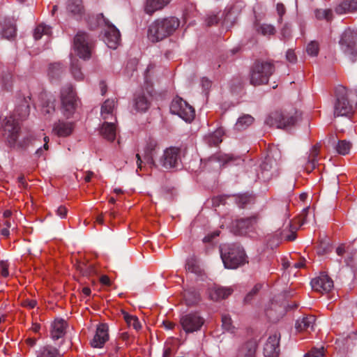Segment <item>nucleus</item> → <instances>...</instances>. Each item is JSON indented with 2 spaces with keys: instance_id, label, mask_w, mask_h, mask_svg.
<instances>
[{
  "instance_id": "nucleus-1",
  "label": "nucleus",
  "mask_w": 357,
  "mask_h": 357,
  "mask_svg": "<svg viewBox=\"0 0 357 357\" xmlns=\"http://www.w3.org/2000/svg\"><path fill=\"white\" fill-rule=\"evenodd\" d=\"M29 115V106L24 100L17 106L13 115L5 119L3 123V135L8 144L13 148H22L26 143L24 139L19 140L21 136L20 121H23Z\"/></svg>"
},
{
  "instance_id": "nucleus-2",
  "label": "nucleus",
  "mask_w": 357,
  "mask_h": 357,
  "mask_svg": "<svg viewBox=\"0 0 357 357\" xmlns=\"http://www.w3.org/2000/svg\"><path fill=\"white\" fill-rule=\"evenodd\" d=\"M180 20L174 16L160 17L149 25L147 36L152 43L161 41L172 36L180 26Z\"/></svg>"
},
{
  "instance_id": "nucleus-3",
  "label": "nucleus",
  "mask_w": 357,
  "mask_h": 357,
  "mask_svg": "<svg viewBox=\"0 0 357 357\" xmlns=\"http://www.w3.org/2000/svg\"><path fill=\"white\" fill-rule=\"evenodd\" d=\"M220 256L227 268H236L247 262L244 250L235 244H225L220 246Z\"/></svg>"
},
{
  "instance_id": "nucleus-4",
  "label": "nucleus",
  "mask_w": 357,
  "mask_h": 357,
  "mask_svg": "<svg viewBox=\"0 0 357 357\" xmlns=\"http://www.w3.org/2000/svg\"><path fill=\"white\" fill-rule=\"evenodd\" d=\"M274 71L275 66L272 62L257 61L250 69V82L254 86L267 84Z\"/></svg>"
},
{
  "instance_id": "nucleus-5",
  "label": "nucleus",
  "mask_w": 357,
  "mask_h": 357,
  "mask_svg": "<svg viewBox=\"0 0 357 357\" xmlns=\"http://www.w3.org/2000/svg\"><path fill=\"white\" fill-rule=\"evenodd\" d=\"M335 116H348L354 112V107L349 100V91L345 86H337L335 89Z\"/></svg>"
},
{
  "instance_id": "nucleus-6",
  "label": "nucleus",
  "mask_w": 357,
  "mask_h": 357,
  "mask_svg": "<svg viewBox=\"0 0 357 357\" xmlns=\"http://www.w3.org/2000/svg\"><path fill=\"white\" fill-rule=\"evenodd\" d=\"M298 119V113L296 109L289 112H275L270 114L266 119V123L271 127L286 129L296 124Z\"/></svg>"
},
{
  "instance_id": "nucleus-7",
  "label": "nucleus",
  "mask_w": 357,
  "mask_h": 357,
  "mask_svg": "<svg viewBox=\"0 0 357 357\" xmlns=\"http://www.w3.org/2000/svg\"><path fill=\"white\" fill-rule=\"evenodd\" d=\"M340 45L345 56L351 63H357V33L350 29L345 30Z\"/></svg>"
},
{
  "instance_id": "nucleus-8",
  "label": "nucleus",
  "mask_w": 357,
  "mask_h": 357,
  "mask_svg": "<svg viewBox=\"0 0 357 357\" xmlns=\"http://www.w3.org/2000/svg\"><path fill=\"white\" fill-rule=\"evenodd\" d=\"M105 26L104 41L111 49H116L121 40V34L119 29L105 18L103 14L97 15V26Z\"/></svg>"
},
{
  "instance_id": "nucleus-9",
  "label": "nucleus",
  "mask_w": 357,
  "mask_h": 357,
  "mask_svg": "<svg viewBox=\"0 0 357 357\" xmlns=\"http://www.w3.org/2000/svg\"><path fill=\"white\" fill-rule=\"evenodd\" d=\"M172 114L178 115L186 122H191L195 116L194 108L181 98L173 99L170 105Z\"/></svg>"
},
{
  "instance_id": "nucleus-10",
  "label": "nucleus",
  "mask_w": 357,
  "mask_h": 357,
  "mask_svg": "<svg viewBox=\"0 0 357 357\" xmlns=\"http://www.w3.org/2000/svg\"><path fill=\"white\" fill-rule=\"evenodd\" d=\"M61 102L63 114L69 118L74 113L76 106V95L71 85L61 89Z\"/></svg>"
},
{
  "instance_id": "nucleus-11",
  "label": "nucleus",
  "mask_w": 357,
  "mask_h": 357,
  "mask_svg": "<svg viewBox=\"0 0 357 357\" xmlns=\"http://www.w3.org/2000/svg\"><path fill=\"white\" fill-rule=\"evenodd\" d=\"M92 45V41L86 33L79 31L75 36L74 50L80 58L88 59L91 57Z\"/></svg>"
},
{
  "instance_id": "nucleus-12",
  "label": "nucleus",
  "mask_w": 357,
  "mask_h": 357,
  "mask_svg": "<svg viewBox=\"0 0 357 357\" xmlns=\"http://www.w3.org/2000/svg\"><path fill=\"white\" fill-rule=\"evenodd\" d=\"M204 323V318L196 312L183 314L180 318V324L186 333L200 330Z\"/></svg>"
},
{
  "instance_id": "nucleus-13",
  "label": "nucleus",
  "mask_w": 357,
  "mask_h": 357,
  "mask_svg": "<svg viewBox=\"0 0 357 357\" xmlns=\"http://www.w3.org/2000/svg\"><path fill=\"white\" fill-rule=\"evenodd\" d=\"M259 218L258 215H254L249 218L237 220L233 222L232 229L237 234H245L255 229Z\"/></svg>"
},
{
  "instance_id": "nucleus-14",
  "label": "nucleus",
  "mask_w": 357,
  "mask_h": 357,
  "mask_svg": "<svg viewBox=\"0 0 357 357\" xmlns=\"http://www.w3.org/2000/svg\"><path fill=\"white\" fill-rule=\"evenodd\" d=\"M311 286L315 291L327 293L333 288V281L327 274L323 273L312 280Z\"/></svg>"
},
{
  "instance_id": "nucleus-15",
  "label": "nucleus",
  "mask_w": 357,
  "mask_h": 357,
  "mask_svg": "<svg viewBox=\"0 0 357 357\" xmlns=\"http://www.w3.org/2000/svg\"><path fill=\"white\" fill-rule=\"evenodd\" d=\"M180 160V149L176 147L167 149L161 158V165L166 169H171L176 167Z\"/></svg>"
},
{
  "instance_id": "nucleus-16",
  "label": "nucleus",
  "mask_w": 357,
  "mask_h": 357,
  "mask_svg": "<svg viewBox=\"0 0 357 357\" xmlns=\"http://www.w3.org/2000/svg\"><path fill=\"white\" fill-rule=\"evenodd\" d=\"M280 335L276 333L268 337L264 347L265 357L278 356L280 353Z\"/></svg>"
},
{
  "instance_id": "nucleus-17",
  "label": "nucleus",
  "mask_w": 357,
  "mask_h": 357,
  "mask_svg": "<svg viewBox=\"0 0 357 357\" xmlns=\"http://www.w3.org/2000/svg\"><path fill=\"white\" fill-rule=\"evenodd\" d=\"M74 129L73 121L59 120L53 125L52 133L59 137H66L73 133Z\"/></svg>"
},
{
  "instance_id": "nucleus-18",
  "label": "nucleus",
  "mask_w": 357,
  "mask_h": 357,
  "mask_svg": "<svg viewBox=\"0 0 357 357\" xmlns=\"http://www.w3.org/2000/svg\"><path fill=\"white\" fill-rule=\"evenodd\" d=\"M108 339V326L105 324H101L98 326L91 344L95 348H102Z\"/></svg>"
},
{
  "instance_id": "nucleus-19",
  "label": "nucleus",
  "mask_w": 357,
  "mask_h": 357,
  "mask_svg": "<svg viewBox=\"0 0 357 357\" xmlns=\"http://www.w3.org/2000/svg\"><path fill=\"white\" fill-rule=\"evenodd\" d=\"M316 318L314 315L303 316L298 319L296 323V329L298 332L306 331L310 333L314 330Z\"/></svg>"
},
{
  "instance_id": "nucleus-20",
  "label": "nucleus",
  "mask_w": 357,
  "mask_h": 357,
  "mask_svg": "<svg viewBox=\"0 0 357 357\" xmlns=\"http://www.w3.org/2000/svg\"><path fill=\"white\" fill-rule=\"evenodd\" d=\"M117 106V100L116 99L106 100L101 107V117L104 120H108L115 117L114 110Z\"/></svg>"
},
{
  "instance_id": "nucleus-21",
  "label": "nucleus",
  "mask_w": 357,
  "mask_h": 357,
  "mask_svg": "<svg viewBox=\"0 0 357 357\" xmlns=\"http://www.w3.org/2000/svg\"><path fill=\"white\" fill-rule=\"evenodd\" d=\"M67 327L66 322L61 319H55L52 324L51 337L53 340H56L61 338L66 333Z\"/></svg>"
},
{
  "instance_id": "nucleus-22",
  "label": "nucleus",
  "mask_w": 357,
  "mask_h": 357,
  "mask_svg": "<svg viewBox=\"0 0 357 357\" xmlns=\"http://www.w3.org/2000/svg\"><path fill=\"white\" fill-rule=\"evenodd\" d=\"M169 2L170 0H146L144 11L146 13L151 15L155 12L163 9Z\"/></svg>"
},
{
  "instance_id": "nucleus-23",
  "label": "nucleus",
  "mask_w": 357,
  "mask_h": 357,
  "mask_svg": "<svg viewBox=\"0 0 357 357\" xmlns=\"http://www.w3.org/2000/svg\"><path fill=\"white\" fill-rule=\"evenodd\" d=\"M232 291L231 288L214 287L209 290V296L211 300L218 301L228 297Z\"/></svg>"
},
{
  "instance_id": "nucleus-24",
  "label": "nucleus",
  "mask_w": 357,
  "mask_h": 357,
  "mask_svg": "<svg viewBox=\"0 0 357 357\" xmlns=\"http://www.w3.org/2000/svg\"><path fill=\"white\" fill-rule=\"evenodd\" d=\"M100 133L107 140L110 142L114 141L116 135V129L114 123L105 122L102 123Z\"/></svg>"
},
{
  "instance_id": "nucleus-25",
  "label": "nucleus",
  "mask_w": 357,
  "mask_h": 357,
  "mask_svg": "<svg viewBox=\"0 0 357 357\" xmlns=\"http://www.w3.org/2000/svg\"><path fill=\"white\" fill-rule=\"evenodd\" d=\"M355 11H357V0L343 1L335 8V12L340 15Z\"/></svg>"
},
{
  "instance_id": "nucleus-26",
  "label": "nucleus",
  "mask_w": 357,
  "mask_h": 357,
  "mask_svg": "<svg viewBox=\"0 0 357 357\" xmlns=\"http://www.w3.org/2000/svg\"><path fill=\"white\" fill-rule=\"evenodd\" d=\"M319 153V147L314 146L310 150V154L305 164V169L307 172H312L316 167L318 162V155Z\"/></svg>"
},
{
  "instance_id": "nucleus-27",
  "label": "nucleus",
  "mask_w": 357,
  "mask_h": 357,
  "mask_svg": "<svg viewBox=\"0 0 357 357\" xmlns=\"http://www.w3.org/2000/svg\"><path fill=\"white\" fill-rule=\"evenodd\" d=\"M257 344L255 340L247 342L240 349V357H256Z\"/></svg>"
},
{
  "instance_id": "nucleus-28",
  "label": "nucleus",
  "mask_w": 357,
  "mask_h": 357,
  "mask_svg": "<svg viewBox=\"0 0 357 357\" xmlns=\"http://www.w3.org/2000/svg\"><path fill=\"white\" fill-rule=\"evenodd\" d=\"M63 72V67L61 63H52L49 67L48 76L51 82H56L61 77Z\"/></svg>"
},
{
  "instance_id": "nucleus-29",
  "label": "nucleus",
  "mask_w": 357,
  "mask_h": 357,
  "mask_svg": "<svg viewBox=\"0 0 357 357\" xmlns=\"http://www.w3.org/2000/svg\"><path fill=\"white\" fill-rule=\"evenodd\" d=\"M37 357H63L59 351L52 345L44 346L37 351Z\"/></svg>"
},
{
  "instance_id": "nucleus-30",
  "label": "nucleus",
  "mask_w": 357,
  "mask_h": 357,
  "mask_svg": "<svg viewBox=\"0 0 357 357\" xmlns=\"http://www.w3.org/2000/svg\"><path fill=\"white\" fill-rule=\"evenodd\" d=\"M273 161L271 159H266L262 164L260 165V169H261V176L259 175V177L261 178L264 181L269 180L272 176L273 172L271 169H276L275 167L273 166Z\"/></svg>"
},
{
  "instance_id": "nucleus-31",
  "label": "nucleus",
  "mask_w": 357,
  "mask_h": 357,
  "mask_svg": "<svg viewBox=\"0 0 357 357\" xmlns=\"http://www.w3.org/2000/svg\"><path fill=\"white\" fill-rule=\"evenodd\" d=\"M66 8L68 12L77 16H81L84 13L82 0H68Z\"/></svg>"
},
{
  "instance_id": "nucleus-32",
  "label": "nucleus",
  "mask_w": 357,
  "mask_h": 357,
  "mask_svg": "<svg viewBox=\"0 0 357 357\" xmlns=\"http://www.w3.org/2000/svg\"><path fill=\"white\" fill-rule=\"evenodd\" d=\"M150 102L144 94L136 95L134 99V106L139 112H146L149 107Z\"/></svg>"
},
{
  "instance_id": "nucleus-33",
  "label": "nucleus",
  "mask_w": 357,
  "mask_h": 357,
  "mask_svg": "<svg viewBox=\"0 0 357 357\" xmlns=\"http://www.w3.org/2000/svg\"><path fill=\"white\" fill-rule=\"evenodd\" d=\"M185 270L197 275L202 273L199 262L195 257H190L186 260Z\"/></svg>"
},
{
  "instance_id": "nucleus-34",
  "label": "nucleus",
  "mask_w": 357,
  "mask_h": 357,
  "mask_svg": "<svg viewBox=\"0 0 357 357\" xmlns=\"http://www.w3.org/2000/svg\"><path fill=\"white\" fill-rule=\"evenodd\" d=\"M224 132L222 128L217 129L213 133L209 135L206 141L209 146H216L222 142V137L223 136Z\"/></svg>"
},
{
  "instance_id": "nucleus-35",
  "label": "nucleus",
  "mask_w": 357,
  "mask_h": 357,
  "mask_svg": "<svg viewBox=\"0 0 357 357\" xmlns=\"http://www.w3.org/2000/svg\"><path fill=\"white\" fill-rule=\"evenodd\" d=\"M52 33L51 27L44 24H38L33 31L35 40H39L43 36H50Z\"/></svg>"
},
{
  "instance_id": "nucleus-36",
  "label": "nucleus",
  "mask_w": 357,
  "mask_h": 357,
  "mask_svg": "<svg viewBox=\"0 0 357 357\" xmlns=\"http://www.w3.org/2000/svg\"><path fill=\"white\" fill-rule=\"evenodd\" d=\"M254 121V118L250 115H244L240 118H238L236 125L235 128L237 130H242L246 129L249 126H250Z\"/></svg>"
},
{
  "instance_id": "nucleus-37",
  "label": "nucleus",
  "mask_w": 357,
  "mask_h": 357,
  "mask_svg": "<svg viewBox=\"0 0 357 357\" xmlns=\"http://www.w3.org/2000/svg\"><path fill=\"white\" fill-rule=\"evenodd\" d=\"M1 29L2 36L7 39H10L15 36L16 28L15 25L13 23L5 22L4 24L1 25Z\"/></svg>"
},
{
  "instance_id": "nucleus-38",
  "label": "nucleus",
  "mask_w": 357,
  "mask_h": 357,
  "mask_svg": "<svg viewBox=\"0 0 357 357\" xmlns=\"http://www.w3.org/2000/svg\"><path fill=\"white\" fill-rule=\"evenodd\" d=\"M352 144L347 140H339L337 145L335 146L336 151L340 155H347L349 153Z\"/></svg>"
},
{
  "instance_id": "nucleus-39",
  "label": "nucleus",
  "mask_w": 357,
  "mask_h": 357,
  "mask_svg": "<svg viewBox=\"0 0 357 357\" xmlns=\"http://www.w3.org/2000/svg\"><path fill=\"white\" fill-rule=\"evenodd\" d=\"M183 296L188 305H195L199 301V294L192 289L185 291Z\"/></svg>"
},
{
  "instance_id": "nucleus-40",
  "label": "nucleus",
  "mask_w": 357,
  "mask_h": 357,
  "mask_svg": "<svg viewBox=\"0 0 357 357\" xmlns=\"http://www.w3.org/2000/svg\"><path fill=\"white\" fill-rule=\"evenodd\" d=\"M257 31L264 36H270L275 33V27L268 24H261L257 26Z\"/></svg>"
},
{
  "instance_id": "nucleus-41",
  "label": "nucleus",
  "mask_w": 357,
  "mask_h": 357,
  "mask_svg": "<svg viewBox=\"0 0 357 357\" xmlns=\"http://www.w3.org/2000/svg\"><path fill=\"white\" fill-rule=\"evenodd\" d=\"M71 73L74 78L77 80L80 81L84 79V75L81 71L78 60L73 59V58H71Z\"/></svg>"
},
{
  "instance_id": "nucleus-42",
  "label": "nucleus",
  "mask_w": 357,
  "mask_h": 357,
  "mask_svg": "<svg viewBox=\"0 0 357 357\" xmlns=\"http://www.w3.org/2000/svg\"><path fill=\"white\" fill-rule=\"evenodd\" d=\"M124 319L129 327H132L136 331L141 328V324L137 317L124 313Z\"/></svg>"
},
{
  "instance_id": "nucleus-43",
  "label": "nucleus",
  "mask_w": 357,
  "mask_h": 357,
  "mask_svg": "<svg viewBox=\"0 0 357 357\" xmlns=\"http://www.w3.org/2000/svg\"><path fill=\"white\" fill-rule=\"evenodd\" d=\"M316 17L317 19L322 20L325 19L327 21H331L333 17V13L331 10H317L315 13Z\"/></svg>"
},
{
  "instance_id": "nucleus-44",
  "label": "nucleus",
  "mask_w": 357,
  "mask_h": 357,
  "mask_svg": "<svg viewBox=\"0 0 357 357\" xmlns=\"http://www.w3.org/2000/svg\"><path fill=\"white\" fill-rule=\"evenodd\" d=\"M307 54L312 56H317L319 51V43L316 41H311L306 47Z\"/></svg>"
},
{
  "instance_id": "nucleus-45",
  "label": "nucleus",
  "mask_w": 357,
  "mask_h": 357,
  "mask_svg": "<svg viewBox=\"0 0 357 357\" xmlns=\"http://www.w3.org/2000/svg\"><path fill=\"white\" fill-rule=\"evenodd\" d=\"M304 357H325L324 348L323 347L320 348H312Z\"/></svg>"
},
{
  "instance_id": "nucleus-46",
  "label": "nucleus",
  "mask_w": 357,
  "mask_h": 357,
  "mask_svg": "<svg viewBox=\"0 0 357 357\" xmlns=\"http://www.w3.org/2000/svg\"><path fill=\"white\" fill-rule=\"evenodd\" d=\"M9 263L8 261H0V273L2 277L7 278L9 276Z\"/></svg>"
},
{
  "instance_id": "nucleus-47",
  "label": "nucleus",
  "mask_w": 357,
  "mask_h": 357,
  "mask_svg": "<svg viewBox=\"0 0 357 357\" xmlns=\"http://www.w3.org/2000/svg\"><path fill=\"white\" fill-rule=\"evenodd\" d=\"M157 143L155 140L151 139L147 142L144 148L145 154L149 156L151 155L152 152L155 150Z\"/></svg>"
},
{
  "instance_id": "nucleus-48",
  "label": "nucleus",
  "mask_w": 357,
  "mask_h": 357,
  "mask_svg": "<svg viewBox=\"0 0 357 357\" xmlns=\"http://www.w3.org/2000/svg\"><path fill=\"white\" fill-rule=\"evenodd\" d=\"M222 327L227 331L231 329V319L230 316L224 314L222 316Z\"/></svg>"
},
{
  "instance_id": "nucleus-49",
  "label": "nucleus",
  "mask_w": 357,
  "mask_h": 357,
  "mask_svg": "<svg viewBox=\"0 0 357 357\" xmlns=\"http://www.w3.org/2000/svg\"><path fill=\"white\" fill-rule=\"evenodd\" d=\"M250 201V197L246 195H241L237 197L236 202L239 207L243 208Z\"/></svg>"
},
{
  "instance_id": "nucleus-50",
  "label": "nucleus",
  "mask_w": 357,
  "mask_h": 357,
  "mask_svg": "<svg viewBox=\"0 0 357 357\" xmlns=\"http://www.w3.org/2000/svg\"><path fill=\"white\" fill-rule=\"evenodd\" d=\"M286 59L290 63H294L297 60V56L294 51L291 49L288 50L286 53Z\"/></svg>"
},
{
  "instance_id": "nucleus-51",
  "label": "nucleus",
  "mask_w": 357,
  "mask_h": 357,
  "mask_svg": "<svg viewBox=\"0 0 357 357\" xmlns=\"http://www.w3.org/2000/svg\"><path fill=\"white\" fill-rule=\"evenodd\" d=\"M219 18L215 15H209L206 18V23L208 26H212L213 24H215L218 22Z\"/></svg>"
},
{
  "instance_id": "nucleus-52",
  "label": "nucleus",
  "mask_w": 357,
  "mask_h": 357,
  "mask_svg": "<svg viewBox=\"0 0 357 357\" xmlns=\"http://www.w3.org/2000/svg\"><path fill=\"white\" fill-rule=\"evenodd\" d=\"M276 9H277L278 14L280 16L278 22H281L282 15L285 13V8L282 3H278Z\"/></svg>"
},
{
  "instance_id": "nucleus-53",
  "label": "nucleus",
  "mask_w": 357,
  "mask_h": 357,
  "mask_svg": "<svg viewBox=\"0 0 357 357\" xmlns=\"http://www.w3.org/2000/svg\"><path fill=\"white\" fill-rule=\"evenodd\" d=\"M67 212H68L67 208L65 206H60L56 209V214H57V215H59L61 218H64L66 217Z\"/></svg>"
},
{
  "instance_id": "nucleus-54",
  "label": "nucleus",
  "mask_w": 357,
  "mask_h": 357,
  "mask_svg": "<svg viewBox=\"0 0 357 357\" xmlns=\"http://www.w3.org/2000/svg\"><path fill=\"white\" fill-rule=\"evenodd\" d=\"M261 284L255 285V287L253 288V289L245 296V302L250 301V300L251 299V296L252 295L255 294L259 291V289L261 288Z\"/></svg>"
},
{
  "instance_id": "nucleus-55",
  "label": "nucleus",
  "mask_w": 357,
  "mask_h": 357,
  "mask_svg": "<svg viewBox=\"0 0 357 357\" xmlns=\"http://www.w3.org/2000/svg\"><path fill=\"white\" fill-rule=\"evenodd\" d=\"M54 111V105L53 103H52L51 105H50V104H47L46 106H44L42 110L43 113L45 114H51Z\"/></svg>"
},
{
  "instance_id": "nucleus-56",
  "label": "nucleus",
  "mask_w": 357,
  "mask_h": 357,
  "mask_svg": "<svg viewBox=\"0 0 357 357\" xmlns=\"http://www.w3.org/2000/svg\"><path fill=\"white\" fill-rule=\"evenodd\" d=\"M291 30L289 26L286 24L282 29L281 33L284 38H287L290 36Z\"/></svg>"
},
{
  "instance_id": "nucleus-57",
  "label": "nucleus",
  "mask_w": 357,
  "mask_h": 357,
  "mask_svg": "<svg viewBox=\"0 0 357 357\" xmlns=\"http://www.w3.org/2000/svg\"><path fill=\"white\" fill-rule=\"evenodd\" d=\"M36 301L35 300H25L23 302V305L24 307H29V309H32L35 307L36 305Z\"/></svg>"
},
{
  "instance_id": "nucleus-58",
  "label": "nucleus",
  "mask_w": 357,
  "mask_h": 357,
  "mask_svg": "<svg viewBox=\"0 0 357 357\" xmlns=\"http://www.w3.org/2000/svg\"><path fill=\"white\" fill-rule=\"evenodd\" d=\"M100 281L104 285H106V286L111 285L110 279L107 275H102L100 278Z\"/></svg>"
},
{
  "instance_id": "nucleus-59",
  "label": "nucleus",
  "mask_w": 357,
  "mask_h": 357,
  "mask_svg": "<svg viewBox=\"0 0 357 357\" xmlns=\"http://www.w3.org/2000/svg\"><path fill=\"white\" fill-rule=\"evenodd\" d=\"M218 236H219V231H215L212 234L205 236L203 239V241L204 242H210L212 241L213 238H214L215 237H216Z\"/></svg>"
},
{
  "instance_id": "nucleus-60",
  "label": "nucleus",
  "mask_w": 357,
  "mask_h": 357,
  "mask_svg": "<svg viewBox=\"0 0 357 357\" xmlns=\"http://www.w3.org/2000/svg\"><path fill=\"white\" fill-rule=\"evenodd\" d=\"M345 252H346V250H345V247L344 245H341L338 246L336 249V253L339 256H342Z\"/></svg>"
},
{
  "instance_id": "nucleus-61",
  "label": "nucleus",
  "mask_w": 357,
  "mask_h": 357,
  "mask_svg": "<svg viewBox=\"0 0 357 357\" xmlns=\"http://www.w3.org/2000/svg\"><path fill=\"white\" fill-rule=\"evenodd\" d=\"M163 325L167 329H173L175 326V324L169 321H164Z\"/></svg>"
},
{
  "instance_id": "nucleus-62",
  "label": "nucleus",
  "mask_w": 357,
  "mask_h": 357,
  "mask_svg": "<svg viewBox=\"0 0 357 357\" xmlns=\"http://www.w3.org/2000/svg\"><path fill=\"white\" fill-rule=\"evenodd\" d=\"M93 175H94L93 172H89H89H87L86 173V176H85V177H84V181H85L86 182H89V181H91V178L93 176Z\"/></svg>"
},
{
  "instance_id": "nucleus-63",
  "label": "nucleus",
  "mask_w": 357,
  "mask_h": 357,
  "mask_svg": "<svg viewBox=\"0 0 357 357\" xmlns=\"http://www.w3.org/2000/svg\"><path fill=\"white\" fill-rule=\"evenodd\" d=\"M0 234L4 237H8L10 234L9 229L8 228H3L0 229Z\"/></svg>"
},
{
  "instance_id": "nucleus-64",
  "label": "nucleus",
  "mask_w": 357,
  "mask_h": 357,
  "mask_svg": "<svg viewBox=\"0 0 357 357\" xmlns=\"http://www.w3.org/2000/svg\"><path fill=\"white\" fill-rule=\"evenodd\" d=\"M82 292L86 296H89L91 294V289H90L89 287H84L82 288Z\"/></svg>"
}]
</instances>
